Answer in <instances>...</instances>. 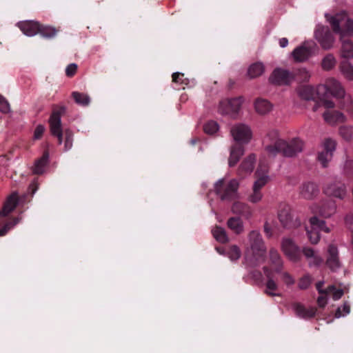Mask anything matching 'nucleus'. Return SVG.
I'll return each mask as SVG.
<instances>
[{
	"label": "nucleus",
	"instance_id": "nucleus-1",
	"mask_svg": "<svg viewBox=\"0 0 353 353\" xmlns=\"http://www.w3.org/2000/svg\"><path fill=\"white\" fill-rule=\"evenodd\" d=\"M265 150L270 157L281 153L285 157H294L303 151V142L294 138L289 141L280 139L276 130H270L263 140Z\"/></svg>",
	"mask_w": 353,
	"mask_h": 353
},
{
	"label": "nucleus",
	"instance_id": "nucleus-2",
	"mask_svg": "<svg viewBox=\"0 0 353 353\" xmlns=\"http://www.w3.org/2000/svg\"><path fill=\"white\" fill-rule=\"evenodd\" d=\"M245 245L244 257L248 264L254 266L264 261L267 248L259 230L248 232Z\"/></svg>",
	"mask_w": 353,
	"mask_h": 353
},
{
	"label": "nucleus",
	"instance_id": "nucleus-3",
	"mask_svg": "<svg viewBox=\"0 0 353 353\" xmlns=\"http://www.w3.org/2000/svg\"><path fill=\"white\" fill-rule=\"evenodd\" d=\"M65 111V108L62 107L59 110L52 112L49 119L50 130L52 136L58 139L59 145L63 143V136H65L64 151L70 150L73 145L74 134L72 131L68 128L62 130L61 126V114Z\"/></svg>",
	"mask_w": 353,
	"mask_h": 353
},
{
	"label": "nucleus",
	"instance_id": "nucleus-4",
	"mask_svg": "<svg viewBox=\"0 0 353 353\" xmlns=\"http://www.w3.org/2000/svg\"><path fill=\"white\" fill-rule=\"evenodd\" d=\"M325 17L333 31L339 34L341 37H345L352 34L353 20L350 19L345 12L337 13L334 16L326 14Z\"/></svg>",
	"mask_w": 353,
	"mask_h": 353
},
{
	"label": "nucleus",
	"instance_id": "nucleus-5",
	"mask_svg": "<svg viewBox=\"0 0 353 353\" xmlns=\"http://www.w3.org/2000/svg\"><path fill=\"white\" fill-rule=\"evenodd\" d=\"M239 181L236 179H220L214 183V192L222 201H230L239 197Z\"/></svg>",
	"mask_w": 353,
	"mask_h": 353
},
{
	"label": "nucleus",
	"instance_id": "nucleus-6",
	"mask_svg": "<svg viewBox=\"0 0 353 353\" xmlns=\"http://www.w3.org/2000/svg\"><path fill=\"white\" fill-rule=\"evenodd\" d=\"M281 250L289 261L298 263L301 260L302 249L293 239L283 237L281 241Z\"/></svg>",
	"mask_w": 353,
	"mask_h": 353
},
{
	"label": "nucleus",
	"instance_id": "nucleus-7",
	"mask_svg": "<svg viewBox=\"0 0 353 353\" xmlns=\"http://www.w3.org/2000/svg\"><path fill=\"white\" fill-rule=\"evenodd\" d=\"M317 46L312 41H305L302 45L296 48L291 55L296 62H304L311 57L314 53Z\"/></svg>",
	"mask_w": 353,
	"mask_h": 353
},
{
	"label": "nucleus",
	"instance_id": "nucleus-8",
	"mask_svg": "<svg viewBox=\"0 0 353 353\" xmlns=\"http://www.w3.org/2000/svg\"><path fill=\"white\" fill-rule=\"evenodd\" d=\"M233 139L239 143H248L252 138L250 127L245 123H236L230 128Z\"/></svg>",
	"mask_w": 353,
	"mask_h": 353
},
{
	"label": "nucleus",
	"instance_id": "nucleus-9",
	"mask_svg": "<svg viewBox=\"0 0 353 353\" xmlns=\"http://www.w3.org/2000/svg\"><path fill=\"white\" fill-rule=\"evenodd\" d=\"M310 229L306 228L307 236L311 243L316 244L320 239L319 232H329L330 229L325 226L323 221L319 220L316 216L310 218Z\"/></svg>",
	"mask_w": 353,
	"mask_h": 353
},
{
	"label": "nucleus",
	"instance_id": "nucleus-10",
	"mask_svg": "<svg viewBox=\"0 0 353 353\" xmlns=\"http://www.w3.org/2000/svg\"><path fill=\"white\" fill-rule=\"evenodd\" d=\"M243 103V98L241 97L231 99H223L219 103L218 111L221 114H236Z\"/></svg>",
	"mask_w": 353,
	"mask_h": 353
},
{
	"label": "nucleus",
	"instance_id": "nucleus-11",
	"mask_svg": "<svg viewBox=\"0 0 353 353\" xmlns=\"http://www.w3.org/2000/svg\"><path fill=\"white\" fill-rule=\"evenodd\" d=\"M314 36L323 49L328 50L332 48L334 38L328 27L319 25L315 30Z\"/></svg>",
	"mask_w": 353,
	"mask_h": 353
},
{
	"label": "nucleus",
	"instance_id": "nucleus-12",
	"mask_svg": "<svg viewBox=\"0 0 353 353\" xmlns=\"http://www.w3.org/2000/svg\"><path fill=\"white\" fill-rule=\"evenodd\" d=\"M324 193L328 196L344 199L347 196L345 185L341 181L334 180L328 183L324 188Z\"/></svg>",
	"mask_w": 353,
	"mask_h": 353
},
{
	"label": "nucleus",
	"instance_id": "nucleus-13",
	"mask_svg": "<svg viewBox=\"0 0 353 353\" xmlns=\"http://www.w3.org/2000/svg\"><path fill=\"white\" fill-rule=\"evenodd\" d=\"M336 145V141L332 139H326L323 143V151L318 154V161L323 167H327L332 160Z\"/></svg>",
	"mask_w": 353,
	"mask_h": 353
},
{
	"label": "nucleus",
	"instance_id": "nucleus-14",
	"mask_svg": "<svg viewBox=\"0 0 353 353\" xmlns=\"http://www.w3.org/2000/svg\"><path fill=\"white\" fill-rule=\"evenodd\" d=\"M268 172V166L260 161L255 172L256 179L254 182L252 187L261 190V189L268 183L270 180Z\"/></svg>",
	"mask_w": 353,
	"mask_h": 353
},
{
	"label": "nucleus",
	"instance_id": "nucleus-15",
	"mask_svg": "<svg viewBox=\"0 0 353 353\" xmlns=\"http://www.w3.org/2000/svg\"><path fill=\"white\" fill-rule=\"evenodd\" d=\"M293 79V75L289 71L280 68L274 70L270 77L272 83L279 85H289Z\"/></svg>",
	"mask_w": 353,
	"mask_h": 353
},
{
	"label": "nucleus",
	"instance_id": "nucleus-16",
	"mask_svg": "<svg viewBox=\"0 0 353 353\" xmlns=\"http://www.w3.org/2000/svg\"><path fill=\"white\" fill-rule=\"evenodd\" d=\"M323 87L336 98L341 99L345 97L344 88L342 84L334 78L330 77L327 79Z\"/></svg>",
	"mask_w": 353,
	"mask_h": 353
},
{
	"label": "nucleus",
	"instance_id": "nucleus-17",
	"mask_svg": "<svg viewBox=\"0 0 353 353\" xmlns=\"http://www.w3.org/2000/svg\"><path fill=\"white\" fill-rule=\"evenodd\" d=\"M326 265L332 271H336L341 266L338 248L334 245H330L328 246L326 256Z\"/></svg>",
	"mask_w": 353,
	"mask_h": 353
},
{
	"label": "nucleus",
	"instance_id": "nucleus-18",
	"mask_svg": "<svg viewBox=\"0 0 353 353\" xmlns=\"http://www.w3.org/2000/svg\"><path fill=\"white\" fill-rule=\"evenodd\" d=\"M263 271L267 279L265 293L271 296H281V294L276 292L279 285L274 279L272 271L267 267L263 268Z\"/></svg>",
	"mask_w": 353,
	"mask_h": 353
},
{
	"label": "nucleus",
	"instance_id": "nucleus-19",
	"mask_svg": "<svg viewBox=\"0 0 353 353\" xmlns=\"http://www.w3.org/2000/svg\"><path fill=\"white\" fill-rule=\"evenodd\" d=\"M302 254L305 257L310 267H318L321 265L323 261V258L319 255V252L308 246H305L302 248L301 255Z\"/></svg>",
	"mask_w": 353,
	"mask_h": 353
},
{
	"label": "nucleus",
	"instance_id": "nucleus-20",
	"mask_svg": "<svg viewBox=\"0 0 353 353\" xmlns=\"http://www.w3.org/2000/svg\"><path fill=\"white\" fill-rule=\"evenodd\" d=\"M255 162L256 155L254 154L248 155L240 164L237 170V174L243 178L251 174L254 170Z\"/></svg>",
	"mask_w": 353,
	"mask_h": 353
},
{
	"label": "nucleus",
	"instance_id": "nucleus-21",
	"mask_svg": "<svg viewBox=\"0 0 353 353\" xmlns=\"http://www.w3.org/2000/svg\"><path fill=\"white\" fill-rule=\"evenodd\" d=\"M279 219L281 223L285 228H292L299 225V223L294 221L293 215L290 208L288 205H284L279 212Z\"/></svg>",
	"mask_w": 353,
	"mask_h": 353
},
{
	"label": "nucleus",
	"instance_id": "nucleus-22",
	"mask_svg": "<svg viewBox=\"0 0 353 353\" xmlns=\"http://www.w3.org/2000/svg\"><path fill=\"white\" fill-rule=\"evenodd\" d=\"M292 309L295 314L303 319H310L313 318L316 313V308L314 307H306L300 303H295L292 305Z\"/></svg>",
	"mask_w": 353,
	"mask_h": 353
},
{
	"label": "nucleus",
	"instance_id": "nucleus-23",
	"mask_svg": "<svg viewBox=\"0 0 353 353\" xmlns=\"http://www.w3.org/2000/svg\"><path fill=\"white\" fill-rule=\"evenodd\" d=\"M19 202L17 192L12 193L6 200L2 210L0 212V218L8 216L16 208Z\"/></svg>",
	"mask_w": 353,
	"mask_h": 353
},
{
	"label": "nucleus",
	"instance_id": "nucleus-24",
	"mask_svg": "<svg viewBox=\"0 0 353 353\" xmlns=\"http://www.w3.org/2000/svg\"><path fill=\"white\" fill-rule=\"evenodd\" d=\"M23 33L28 37H32L39 32V23L34 21H26L17 23Z\"/></svg>",
	"mask_w": 353,
	"mask_h": 353
},
{
	"label": "nucleus",
	"instance_id": "nucleus-25",
	"mask_svg": "<svg viewBox=\"0 0 353 353\" xmlns=\"http://www.w3.org/2000/svg\"><path fill=\"white\" fill-rule=\"evenodd\" d=\"M336 211V205L334 201L327 200L323 202L321 205L314 211L325 218L330 217L335 214Z\"/></svg>",
	"mask_w": 353,
	"mask_h": 353
},
{
	"label": "nucleus",
	"instance_id": "nucleus-26",
	"mask_svg": "<svg viewBox=\"0 0 353 353\" xmlns=\"http://www.w3.org/2000/svg\"><path fill=\"white\" fill-rule=\"evenodd\" d=\"M254 107L257 114L265 115L272 111L273 105L267 99L258 98L254 101Z\"/></svg>",
	"mask_w": 353,
	"mask_h": 353
},
{
	"label": "nucleus",
	"instance_id": "nucleus-27",
	"mask_svg": "<svg viewBox=\"0 0 353 353\" xmlns=\"http://www.w3.org/2000/svg\"><path fill=\"white\" fill-rule=\"evenodd\" d=\"M269 260L270 264L274 268L276 273L281 272L283 268V261L278 250L275 248H271L269 251Z\"/></svg>",
	"mask_w": 353,
	"mask_h": 353
},
{
	"label": "nucleus",
	"instance_id": "nucleus-28",
	"mask_svg": "<svg viewBox=\"0 0 353 353\" xmlns=\"http://www.w3.org/2000/svg\"><path fill=\"white\" fill-rule=\"evenodd\" d=\"M296 93L301 99L312 101L314 99L316 92L314 87L306 85L299 87L296 89Z\"/></svg>",
	"mask_w": 353,
	"mask_h": 353
},
{
	"label": "nucleus",
	"instance_id": "nucleus-29",
	"mask_svg": "<svg viewBox=\"0 0 353 353\" xmlns=\"http://www.w3.org/2000/svg\"><path fill=\"white\" fill-rule=\"evenodd\" d=\"M324 120L330 124L342 123L345 121L344 114L339 111L327 110L323 114Z\"/></svg>",
	"mask_w": 353,
	"mask_h": 353
},
{
	"label": "nucleus",
	"instance_id": "nucleus-30",
	"mask_svg": "<svg viewBox=\"0 0 353 353\" xmlns=\"http://www.w3.org/2000/svg\"><path fill=\"white\" fill-rule=\"evenodd\" d=\"M318 192V188L316 185L313 183H305L301 187L300 194L306 199H312L317 195Z\"/></svg>",
	"mask_w": 353,
	"mask_h": 353
},
{
	"label": "nucleus",
	"instance_id": "nucleus-31",
	"mask_svg": "<svg viewBox=\"0 0 353 353\" xmlns=\"http://www.w3.org/2000/svg\"><path fill=\"white\" fill-rule=\"evenodd\" d=\"M244 153V149L241 145H233L230 148V154L228 159L230 167L234 166Z\"/></svg>",
	"mask_w": 353,
	"mask_h": 353
},
{
	"label": "nucleus",
	"instance_id": "nucleus-32",
	"mask_svg": "<svg viewBox=\"0 0 353 353\" xmlns=\"http://www.w3.org/2000/svg\"><path fill=\"white\" fill-rule=\"evenodd\" d=\"M342 43L341 49V57L345 59H351L353 57V43L348 39L341 37Z\"/></svg>",
	"mask_w": 353,
	"mask_h": 353
},
{
	"label": "nucleus",
	"instance_id": "nucleus-33",
	"mask_svg": "<svg viewBox=\"0 0 353 353\" xmlns=\"http://www.w3.org/2000/svg\"><path fill=\"white\" fill-rule=\"evenodd\" d=\"M227 225L234 234H240L244 231V224L239 217H231L227 221Z\"/></svg>",
	"mask_w": 353,
	"mask_h": 353
},
{
	"label": "nucleus",
	"instance_id": "nucleus-34",
	"mask_svg": "<svg viewBox=\"0 0 353 353\" xmlns=\"http://www.w3.org/2000/svg\"><path fill=\"white\" fill-rule=\"evenodd\" d=\"M231 210L233 213L236 214L245 215L247 217H250L252 215L249 205L243 202H234Z\"/></svg>",
	"mask_w": 353,
	"mask_h": 353
},
{
	"label": "nucleus",
	"instance_id": "nucleus-35",
	"mask_svg": "<svg viewBox=\"0 0 353 353\" xmlns=\"http://www.w3.org/2000/svg\"><path fill=\"white\" fill-rule=\"evenodd\" d=\"M49 160V153L48 152H45L42 157L36 161L34 168L33 172L37 174H41L44 172V170L47 164L48 163Z\"/></svg>",
	"mask_w": 353,
	"mask_h": 353
},
{
	"label": "nucleus",
	"instance_id": "nucleus-36",
	"mask_svg": "<svg viewBox=\"0 0 353 353\" xmlns=\"http://www.w3.org/2000/svg\"><path fill=\"white\" fill-rule=\"evenodd\" d=\"M342 74L349 81L353 80V65L349 61L341 62L339 66Z\"/></svg>",
	"mask_w": 353,
	"mask_h": 353
},
{
	"label": "nucleus",
	"instance_id": "nucleus-37",
	"mask_svg": "<svg viewBox=\"0 0 353 353\" xmlns=\"http://www.w3.org/2000/svg\"><path fill=\"white\" fill-rule=\"evenodd\" d=\"M263 72L264 65L262 63L260 62L252 64L248 70V74L251 79L258 77Z\"/></svg>",
	"mask_w": 353,
	"mask_h": 353
},
{
	"label": "nucleus",
	"instance_id": "nucleus-38",
	"mask_svg": "<svg viewBox=\"0 0 353 353\" xmlns=\"http://www.w3.org/2000/svg\"><path fill=\"white\" fill-rule=\"evenodd\" d=\"M213 236L215 238L216 241H218L220 243H225L228 242L229 239L227 235L226 231L224 228L216 226L212 230Z\"/></svg>",
	"mask_w": 353,
	"mask_h": 353
},
{
	"label": "nucleus",
	"instance_id": "nucleus-39",
	"mask_svg": "<svg viewBox=\"0 0 353 353\" xmlns=\"http://www.w3.org/2000/svg\"><path fill=\"white\" fill-rule=\"evenodd\" d=\"M72 95L75 102L80 105L86 106L90 102V98L87 94L73 92Z\"/></svg>",
	"mask_w": 353,
	"mask_h": 353
},
{
	"label": "nucleus",
	"instance_id": "nucleus-40",
	"mask_svg": "<svg viewBox=\"0 0 353 353\" xmlns=\"http://www.w3.org/2000/svg\"><path fill=\"white\" fill-rule=\"evenodd\" d=\"M336 61L332 54H327L322 60L321 66L324 70H330L334 68Z\"/></svg>",
	"mask_w": 353,
	"mask_h": 353
},
{
	"label": "nucleus",
	"instance_id": "nucleus-41",
	"mask_svg": "<svg viewBox=\"0 0 353 353\" xmlns=\"http://www.w3.org/2000/svg\"><path fill=\"white\" fill-rule=\"evenodd\" d=\"M39 32L43 37L50 39L56 35L57 30L52 26H43L39 24Z\"/></svg>",
	"mask_w": 353,
	"mask_h": 353
},
{
	"label": "nucleus",
	"instance_id": "nucleus-42",
	"mask_svg": "<svg viewBox=\"0 0 353 353\" xmlns=\"http://www.w3.org/2000/svg\"><path fill=\"white\" fill-rule=\"evenodd\" d=\"M325 294H332V299L334 301H337L343 295V290L341 289H336L334 285H329L326 289H325Z\"/></svg>",
	"mask_w": 353,
	"mask_h": 353
},
{
	"label": "nucleus",
	"instance_id": "nucleus-43",
	"mask_svg": "<svg viewBox=\"0 0 353 353\" xmlns=\"http://www.w3.org/2000/svg\"><path fill=\"white\" fill-rule=\"evenodd\" d=\"M263 194L261 190L252 187V192L248 197V201L252 203H257L263 199Z\"/></svg>",
	"mask_w": 353,
	"mask_h": 353
},
{
	"label": "nucleus",
	"instance_id": "nucleus-44",
	"mask_svg": "<svg viewBox=\"0 0 353 353\" xmlns=\"http://www.w3.org/2000/svg\"><path fill=\"white\" fill-rule=\"evenodd\" d=\"M339 134L345 141H349L353 138V128L351 126H341L339 128Z\"/></svg>",
	"mask_w": 353,
	"mask_h": 353
},
{
	"label": "nucleus",
	"instance_id": "nucleus-45",
	"mask_svg": "<svg viewBox=\"0 0 353 353\" xmlns=\"http://www.w3.org/2000/svg\"><path fill=\"white\" fill-rule=\"evenodd\" d=\"M321 106H323L325 108L330 109L333 108L334 107V103L332 100L322 99L315 103V105L312 108V110L314 112H316L319 110V108Z\"/></svg>",
	"mask_w": 353,
	"mask_h": 353
},
{
	"label": "nucleus",
	"instance_id": "nucleus-46",
	"mask_svg": "<svg viewBox=\"0 0 353 353\" xmlns=\"http://www.w3.org/2000/svg\"><path fill=\"white\" fill-rule=\"evenodd\" d=\"M219 124L214 121L207 122L203 126L205 132L208 134H214L219 130Z\"/></svg>",
	"mask_w": 353,
	"mask_h": 353
},
{
	"label": "nucleus",
	"instance_id": "nucleus-47",
	"mask_svg": "<svg viewBox=\"0 0 353 353\" xmlns=\"http://www.w3.org/2000/svg\"><path fill=\"white\" fill-rule=\"evenodd\" d=\"M20 221L19 218H14L12 221L6 223L1 228H0V236H5L8 231L13 228Z\"/></svg>",
	"mask_w": 353,
	"mask_h": 353
},
{
	"label": "nucleus",
	"instance_id": "nucleus-48",
	"mask_svg": "<svg viewBox=\"0 0 353 353\" xmlns=\"http://www.w3.org/2000/svg\"><path fill=\"white\" fill-rule=\"evenodd\" d=\"M228 254L232 261H236L241 257V252L237 245H233L230 246Z\"/></svg>",
	"mask_w": 353,
	"mask_h": 353
},
{
	"label": "nucleus",
	"instance_id": "nucleus-49",
	"mask_svg": "<svg viewBox=\"0 0 353 353\" xmlns=\"http://www.w3.org/2000/svg\"><path fill=\"white\" fill-rule=\"evenodd\" d=\"M350 305L347 302H345L342 307L337 308L335 312V317L339 319L342 316H345V315L350 314Z\"/></svg>",
	"mask_w": 353,
	"mask_h": 353
},
{
	"label": "nucleus",
	"instance_id": "nucleus-50",
	"mask_svg": "<svg viewBox=\"0 0 353 353\" xmlns=\"http://www.w3.org/2000/svg\"><path fill=\"white\" fill-rule=\"evenodd\" d=\"M279 274H280V275H281V281L287 286H291L294 284V283H295L294 279L288 272H282V270H281V272H279Z\"/></svg>",
	"mask_w": 353,
	"mask_h": 353
},
{
	"label": "nucleus",
	"instance_id": "nucleus-51",
	"mask_svg": "<svg viewBox=\"0 0 353 353\" xmlns=\"http://www.w3.org/2000/svg\"><path fill=\"white\" fill-rule=\"evenodd\" d=\"M311 282V277L309 275H305L300 279L298 286L301 290H305L310 285Z\"/></svg>",
	"mask_w": 353,
	"mask_h": 353
},
{
	"label": "nucleus",
	"instance_id": "nucleus-52",
	"mask_svg": "<svg viewBox=\"0 0 353 353\" xmlns=\"http://www.w3.org/2000/svg\"><path fill=\"white\" fill-rule=\"evenodd\" d=\"M296 75L302 81H307L311 77L310 72L305 68H299L296 72Z\"/></svg>",
	"mask_w": 353,
	"mask_h": 353
},
{
	"label": "nucleus",
	"instance_id": "nucleus-53",
	"mask_svg": "<svg viewBox=\"0 0 353 353\" xmlns=\"http://www.w3.org/2000/svg\"><path fill=\"white\" fill-rule=\"evenodd\" d=\"M10 110L9 103L3 96L0 95V111L3 113H8Z\"/></svg>",
	"mask_w": 353,
	"mask_h": 353
},
{
	"label": "nucleus",
	"instance_id": "nucleus-54",
	"mask_svg": "<svg viewBox=\"0 0 353 353\" xmlns=\"http://www.w3.org/2000/svg\"><path fill=\"white\" fill-rule=\"evenodd\" d=\"M45 131V127L44 125H38L35 130H34V138L35 139H41V137H42L43 132Z\"/></svg>",
	"mask_w": 353,
	"mask_h": 353
},
{
	"label": "nucleus",
	"instance_id": "nucleus-55",
	"mask_svg": "<svg viewBox=\"0 0 353 353\" xmlns=\"http://www.w3.org/2000/svg\"><path fill=\"white\" fill-rule=\"evenodd\" d=\"M77 65L75 63H70L69 64L66 69H65V73L68 77H72L77 72Z\"/></svg>",
	"mask_w": 353,
	"mask_h": 353
},
{
	"label": "nucleus",
	"instance_id": "nucleus-56",
	"mask_svg": "<svg viewBox=\"0 0 353 353\" xmlns=\"http://www.w3.org/2000/svg\"><path fill=\"white\" fill-rule=\"evenodd\" d=\"M328 294H321L317 299V303L320 307H324L327 303V296Z\"/></svg>",
	"mask_w": 353,
	"mask_h": 353
},
{
	"label": "nucleus",
	"instance_id": "nucleus-57",
	"mask_svg": "<svg viewBox=\"0 0 353 353\" xmlns=\"http://www.w3.org/2000/svg\"><path fill=\"white\" fill-rule=\"evenodd\" d=\"M345 172L347 174H353V161H347L345 164Z\"/></svg>",
	"mask_w": 353,
	"mask_h": 353
},
{
	"label": "nucleus",
	"instance_id": "nucleus-58",
	"mask_svg": "<svg viewBox=\"0 0 353 353\" xmlns=\"http://www.w3.org/2000/svg\"><path fill=\"white\" fill-rule=\"evenodd\" d=\"M345 223L353 233V214H349L346 216Z\"/></svg>",
	"mask_w": 353,
	"mask_h": 353
},
{
	"label": "nucleus",
	"instance_id": "nucleus-59",
	"mask_svg": "<svg viewBox=\"0 0 353 353\" xmlns=\"http://www.w3.org/2000/svg\"><path fill=\"white\" fill-rule=\"evenodd\" d=\"M183 77V74L180 72H174L172 74V81L175 83H182V77Z\"/></svg>",
	"mask_w": 353,
	"mask_h": 353
},
{
	"label": "nucleus",
	"instance_id": "nucleus-60",
	"mask_svg": "<svg viewBox=\"0 0 353 353\" xmlns=\"http://www.w3.org/2000/svg\"><path fill=\"white\" fill-rule=\"evenodd\" d=\"M264 232H265V234L267 235V236H268V237H271L272 236V231H271V228H270V226L269 225V224L268 223H265L264 224Z\"/></svg>",
	"mask_w": 353,
	"mask_h": 353
},
{
	"label": "nucleus",
	"instance_id": "nucleus-61",
	"mask_svg": "<svg viewBox=\"0 0 353 353\" xmlns=\"http://www.w3.org/2000/svg\"><path fill=\"white\" fill-rule=\"evenodd\" d=\"M323 281H319L316 283V290H318L319 293L321 294H325V290H323L322 288H323Z\"/></svg>",
	"mask_w": 353,
	"mask_h": 353
},
{
	"label": "nucleus",
	"instance_id": "nucleus-62",
	"mask_svg": "<svg viewBox=\"0 0 353 353\" xmlns=\"http://www.w3.org/2000/svg\"><path fill=\"white\" fill-rule=\"evenodd\" d=\"M279 46L281 48H285L288 45V40L286 38H281L279 39Z\"/></svg>",
	"mask_w": 353,
	"mask_h": 353
},
{
	"label": "nucleus",
	"instance_id": "nucleus-63",
	"mask_svg": "<svg viewBox=\"0 0 353 353\" xmlns=\"http://www.w3.org/2000/svg\"><path fill=\"white\" fill-rule=\"evenodd\" d=\"M351 249L353 251V233H352V241H351Z\"/></svg>",
	"mask_w": 353,
	"mask_h": 353
},
{
	"label": "nucleus",
	"instance_id": "nucleus-64",
	"mask_svg": "<svg viewBox=\"0 0 353 353\" xmlns=\"http://www.w3.org/2000/svg\"><path fill=\"white\" fill-rule=\"evenodd\" d=\"M216 250L219 252H221V250H219V248H216Z\"/></svg>",
	"mask_w": 353,
	"mask_h": 353
}]
</instances>
